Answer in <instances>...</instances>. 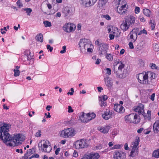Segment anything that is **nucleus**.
Wrapping results in <instances>:
<instances>
[{
  "label": "nucleus",
  "instance_id": "1",
  "mask_svg": "<svg viewBox=\"0 0 159 159\" xmlns=\"http://www.w3.org/2000/svg\"><path fill=\"white\" fill-rule=\"evenodd\" d=\"M125 64L119 60L113 63L114 73L120 78H124L128 74V71L127 69L125 68Z\"/></svg>",
  "mask_w": 159,
  "mask_h": 159
},
{
  "label": "nucleus",
  "instance_id": "2",
  "mask_svg": "<svg viewBox=\"0 0 159 159\" xmlns=\"http://www.w3.org/2000/svg\"><path fill=\"white\" fill-rule=\"evenodd\" d=\"M10 126L7 124H4L1 126L0 129V138L7 145L11 142L12 137L8 133Z\"/></svg>",
  "mask_w": 159,
  "mask_h": 159
},
{
  "label": "nucleus",
  "instance_id": "3",
  "mask_svg": "<svg viewBox=\"0 0 159 159\" xmlns=\"http://www.w3.org/2000/svg\"><path fill=\"white\" fill-rule=\"evenodd\" d=\"M79 45L82 53H85L86 50L88 52H93V46L89 39H81L79 41Z\"/></svg>",
  "mask_w": 159,
  "mask_h": 159
},
{
  "label": "nucleus",
  "instance_id": "4",
  "mask_svg": "<svg viewBox=\"0 0 159 159\" xmlns=\"http://www.w3.org/2000/svg\"><path fill=\"white\" fill-rule=\"evenodd\" d=\"M155 74L149 71L145 74H139L137 76L138 81L141 84H150L149 79L151 80L155 78Z\"/></svg>",
  "mask_w": 159,
  "mask_h": 159
},
{
  "label": "nucleus",
  "instance_id": "5",
  "mask_svg": "<svg viewBox=\"0 0 159 159\" xmlns=\"http://www.w3.org/2000/svg\"><path fill=\"white\" fill-rule=\"evenodd\" d=\"M25 137L22 134H16L14 135L12 137L11 142L7 144L9 146L14 147L17 146L19 144H21L22 142L25 140Z\"/></svg>",
  "mask_w": 159,
  "mask_h": 159
},
{
  "label": "nucleus",
  "instance_id": "6",
  "mask_svg": "<svg viewBox=\"0 0 159 159\" xmlns=\"http://www.w3.org/2000/svg\"><path fill=\"white\" fill-rule=\"evenodd\" d=\"M76 134L75 129L70 127L64 129L59 133V136L62 137L67 138L74 136Z\"/></svg>",
  "mask_w": 159,
  "mask_h": 159
},
{
  "label": "nucleus",
  "instance_id": "7",
  "mask_svg": "<svg viewBox=\"0 0 159 159\" xmlns=\"http://www.w3.org/2000/svg\"><path fill=\"white\" fill-rule=\"evenodd\" d=\"M38 148L40 150L45 152L49 153L52 150L49 141L48 140H42L38 144Z\"/></svg>",
  "mask_w": 159,
  "mask_h": 159
},
{
  "label": "nucleus",
  "instance_id": "8",
  "mask_svg": "<svg viewBox=\"0 0 159 159\" xmlns=\"http://www.w3.org/2000/svg\"><path fill=\"white\" fill-rule=\"evenodd\" d=\"M125 120L130 122H133L135 124H138L140 121V118L136 114H130L125 117Z\"/></svg>",
  "mask_w": 159,
  "mask_h": 159
},
{
  "label": "nucleus",
  "instance_id": "9",
  "mask_svg": "<svg viewBox=\"0 0 159 159\" xmlns=\"http://www.w3.org/2000/svg\"><path fill=\"white\" fill-rule=\"evenodd\" d=\"M75 145L77 149L84 148L88 146L86 140L84 139L77 140L75 142Z\"/></svg>",
  "mask_w": 159,
  "mask_h": 159
},
{
  "label": "nucleus",
  "instance_id": "10",
  "mask_svg": "<svg viewBox=\"0 0 159 159\" xmlns=\"http://www.w3.org/2000/svg\"><path fill=\"white\" fill-rule=\"evenodd\" d=\"M127 9V7L126 6V3H119L117 6V11L119 14L122 15L126 12Z\"/></svg>",
  "mask_w": 159,
  "mask_h": 159
},
{
  "label": "nucleus",
  "instance_id": "11",
  "mask_svg": "<svg viewBox=\"0 0 159 159\" xmlns=\"http://www.w3.org/2000/svg\"><path fill=\"white\" fill-rule=\"evenodd\" d=\"M114 159H125L126 157L125 153L120 151H116L113 153Z\"/></svg>",
  "mask_w": 159,
  "mask_h": 159
},
{
  "label": "nucleus",
  "instance_id": "12",
  "mask_svg": "<svg viewBox=\"0 0 159 159\" xmlns=\"http://www.w3.org/2000/svg\"><path fill=\"white\" fill-rule=\"evenodd\" d=\"M108 48V46L105 43H102L98 47V53L101 56L107 53Z\"/></svg>",
  "mask_w": 159,
  "mask_h": 159
},
{
  "label": "nucleus",
  "instance_id": "13",
  "mask_svg": "<svg viewBox=\"0 0 159 159\" xmlns=\"http://www.w3.org/2000/svg\"><path fill=\"white\" fill-rule=\"evenodd\" d=\"M99 157L97 153H86L80 159H98Z\"/></svg>",
  "mask_w": 159,
  "mask_h": 159
},
{
  "label": "nucleus",
  "instance_id": "14",
  "mask_svg": "<svg viewBox=\"0 0 159 159\" xmlns=\"http://www.w3.org/2000/svg\"><path fill=\"white\" fill-rule=\"evenodd\" d=\"M74 25L73 24L70 23H67L64 25L63 29L65 32L69 33L75 30L74 28Z\"/></svg>",
  "mask_w": 159,
  "mask_h": 159
},
{
  "label": "nucleus",
  "instance_id": "15",
  "mask_svg": "<svg viewBox=\"0 0 159 159\" xmlns=\"http://www.w3.org/2000/svg\"><path fill=\"white\" fill-rule=\"evenodd\" d=\"M74 13L72 9L70 7H66L63 10L62 13L65 17H68L72 15Z\"/></svg>",
  "mask_w": 159,
  "mask_h": 159
},
{
  "label": "nucleus",
  "instance_id": "16",
  "mask_svg": "<svg viewBox=\"0 0 159 159\" xmlns=\"http://www.w3.org/2000/svg\"><path fill=\"white\" fill-rule=\"evenodd\" d=\"M134 110L135 112H138L139 114L142 115L144 112V105L141 103H140L138 105L134 107Z\"/></svg>",
  "mask_w": 159,
  "mask_h": 159
},
{
  "label": "nucleus",
  "instance_id": "17",
  "mask_svg": "<svg viewBox=\"0 0 159 159\" xmlns=\"http://www.w3.org/2000/svg\"><path fill=\"white\" fill-rule=\"evenodd\" d=\"M113 112L112 111H110L109 109H107L102 115L103 118L106 120H108L111 118Z\"/></svg>",
  "mask_w": 159,
  "mask_h": 159
},
{
  "label": "nucleus",
  "instance_id": "18",
  "mask_svg": "<svg viewBox=\"0 0 159 159\" xmlns=\"http://www.w3.org/2000/svg\"><path fill=\"white\" fill-rule=\"evenodd\" d=\"M139 31V29L137 28H135L133 29L130 33V38L135 40L138 36V33Z\"/></svg>",
  "mask_w": 159,
  "mask_h": 159
},
{
  "label": "nucleus",
  "instance_id": "19",
  "mask_svg": "<svg viewBox=\"0 0 159 159\" xmlns=\"http://www.w3.org/2000/svg\"><path fill=\"white\" fill-rule=\"evenodd\" d=\"M125 20L130 26H132L135 23V18L134 16L131 15L125 18Z\"/></svg>",
  "mask_w": 159,
  "mask_h": 159
},
{
  "label": "nucleus",
  "instance_id": "20",
  "mask_svg": "<svg viewBox=\"0 0 159 159\" xmlns=\"http://www.w3.org/2000/svg\"><path fill=\"white\" fill-rule=\"evenodd\" d=\"M110 128V127L109 125H107L104 126L99 127L97 128V129L101 133L106 134L108 133Z\"/></svg>",
  "mask_w": 159,
  "mask_h": 159
},
{
  "label": "nucleus",
  "instance_id": "21",
  "mask_svg": "<svg viewBox=\"0 0 159 159\" xmlns=\"http://www.w3.org/2000/svg\"><path fill=\"white\" fill-rule=\"evenodd\" d=\"M114 109L116 112L120 113L124 112V108L120 104H117L115 105Z\"/></svg>",
  "mask_w": 159,
  "mask_h": 159
},
{
  "label": "nucleus",
  "instance_id": "22",
  "mask_svg": "<svg viewBox=\"0 0 159 159\" xmlns=\"http://www.w3.org/2000/svg\"><path fill=\"white\" fill-rule=\"evenodd\" d=\"M140 139L139 137H136L135 140L131 143L130 147L131 149H138Z\"/></svg>",
  "mask_w": 159,
  "mask_h": 159
},
{
  "label": "nucleus",
  "instance_id": "23",
  "mask_svg": "<svg viewBox=\"0 0 159 159\" xmlns=\"http://www.w3.org/2000/svg\"><path fill=\"white\" fill-rule=\"evenodd\" d=\"M130 26L125 20L120 25V28L123 31H127L129 28Z\"/></svg>",
  "mask_w": 159,
  "mask_h": 159
},
{
  "label": "nucleus",
  "instance_id": "24",
  "mask_svg": "<svg viewBox=\"0 0 159 159\" xmlns=\"http://www.w3.org/2000/svg\"><path fill=\"white\" fill-rule=\"evenodd\" d=\"M153 129L154 132L157 133L159 131V120H157L153 125Z\"/></svg>",
  "mask_w": 159,
  "mask_h": 159
},
{
  "label": "nucleus",
  "instance_id": "25",
  "mask_svg": "<svg viewBox=\"0 0 159 159\" xmlns=\"http://www.w3.org/2000/svg\"><path fill=\"white\" fill-rule=\"evenodd\" d=\"M88 114H85L84 112H82V114L81 116L80 117V119L81 120V121L83 122L84 123H87L88 122V116H87L88 115Z\"/></svg>",
  "mask_w": 159,
  "mask_h": 159
},
{
  "label": "nucleus",
  "instance_id": "26",
  "mask_svg": "<svg viewBox=\"0 0 159 159\" xmlns=\"http://www.w3.org/2000/svg\"><path fill=\"white\" fill-rule=\"evenodd\" d=\"M105 84L107 86L111 88L112 86V82L110 80L109 77H107L105 79Z\"/></svg>",
  "mask_w": 159,
  "mask_h": 159
},
{
  "label": "nucleus",
  "instance_id": "27",
  "mask_svg": "<svg viewBox=\"0 0 159 159\" xmlns=\"http://www.w3.org/2000/svg\"><path fill=\"white\" fill-rule=\"evenodd\" d=\"M34 150L33 149H31L28 150L26 152L24 155V156L22 157V159H27L29 156L33 153Z\"/></svg>",
  "mask_w": 159,
  "mask_h": 159
},
{
  "label": "nucleus",
  "instance_id": "28",
  "mask_svg": "<svg viewBox=\"0 0 159 159\" xmlns=\"http://www.w3.org/2000/svg\"><path fill=\"white\" fill-rule=\"evenodd\" d=\"M139 151L138 149H131V151L130 153V156L134 157L136 156L138 154Z\"/></svg>",
  "mask_w": 159,
  "mask_h": 159
},
{
  "label": "nucleus",
  "instance_id": "29",
  "mask_svg": "<svg viewBox=\"0 0 159 159\" xmlns=\"http://www.w3.org/2000/svg\"><path fill=\"white\" fill-rule=\"evenodd\" d=\"M142 115L143 116L144 119H147L148 120H150L151 116V111H150L148 110L146 114L144 112L143 113Z\"/></svg>",
  "mask_w": 159,
  "mask_h": 159
},
{
  "label": "nucleus",
  "instance_id": "30",
  "mask_svg": "<svg viewBox=\"0 0 159 159\" xmlns=\"http://www.w3.org/2000/svg\"><path fill=\"white\" fill-rule=\"evenodd\" d=\"M87 114H88L89 115H87L88 116V119L87 120L88 122L90 120H92L95 118L96 116V115L93 112L92 113H87Z\"/></svg>",
  "mask_w": 159,
  "mask_h": 159
},
{
  "label": "nucleus",
  "instance_id": "31",
  "mask_svg": "<svg viewBox=\"0 0 159 159\" xmlns=\"http://www.w3.org/2000/svg\"><path fill=\"white\" fill-rule=\"evenodd\" d=\"M87 114H88L89 115H87L88 116V119L87 120L88 122L90 120H92L95 118L96 116V115L93 112L92 113H87Z\"/></svg>",
  "mask_w": 159,
  "mask_h": 159
},
{
  "label": "nucleus",
  "instance_id": "32",
  "mask_svg": "<svg viewBox=\"0 0 159 159\" xmlns=\"http://www.w3.org/2000/svg\"><path fill=\"white\" fill-rule=\"evenodd\" d=\"M108 0H99L98 6L99 7H103L107 3Z\"/></svg>",
  "mask_w": 159,
  "mask_h": 159
},
{
  "label": "nucleus",
  "instance_id": "33",
  "mask_svg": "<svg viewBox=\"0 0 159 159\" xmlns=\"http://www.w3.org/2000/svg\"><path fill=\"white\" fill-rule=\"evenodd\" d=\"M143 12L144 15L148 17H150L151 12L148 9L146 8L143 9Z\"/></svg>",
  "mask_w": 159,
  "mask_h": 159
},
{
  "label": "nucleus",
  "instance_id": "34",
  "mask_svg": "<svg viewBox=\"0 0 159 159\" xmlns=\"http://www.w3.org/2000/svg\"><path fill=\"white\" fill-rule=\"evenodd\" d=\"M36 39L40 42H43V36L42 34H38L36 37Z\"/></svg>",
  "mask_w": 159,
  "mask_h": 159
},
{
  "label": "nucleus",
  "instance_id": "35",
  "mask_svg": "<svg viewBox=\"0 0 159 159\" xmlns=\"http://www.w3.org/2000/svg\"><path fill=\"white\" fill-rule=\"evenodd\" d=\"M105 57L109 61H112L113 60V56L110 53H106Z\"/></svg>",
  "mask_w": 159,
  "mask_h": 159
},
{
  "label": "nucleus",
  "instance_id": "36",
  "mask_svg": "<svg viewBox=\"0 0 159 159\" xmlns=\"http://www.w3.org/2000/svg\"><path fill=\"white\" fill-rule=\"evenodd\" d=\"M152 157L155 158H159V149L154 151L152 153Z\"/></svg>",
  "mask_w": 159,
  "mask_h": 159
},
{
  "label": "nucleus",
  "instance_id": "37",
  "mask_svg": "<svg viewBox=\"0 0 159 159\" xmlns=\"http://www.w3.org/2000/svg\"><path fill=\"white\" fill-rule=\"evenodd\" d=\"M99 103L101 107H105L107 105V103L105 101H102L101 98H99Z\"/></svg>",
  "mask_w": 159,
  "mask_h": 159
},
{
  "label": "nucleus",
  "instance_id": "38",
  "mask_svg": "<svg viewBox=\"0 0 159 159\" xmlns=\"http://www.w3.org/2000/svg\"><path fill=\"white\" fill-rule=\"evenodd\" d=\"M153 47L154 50L155 51L157 52L159 51V44L153 43Z\"/></svg>",
  "mask_w": 159,
  "mask_h": 159
},
{
  "label": "nucleus",
  "instance_id": "39",
  "mask_svg": "<svg viewBox=\"0 0 159 159\" xmlns=\"http://www.w3.org/2000/svg\"><path fill=\"white\" fill-rule=\"evenodd\" d=\"M23 10L26 11V13L28 16H30V15L32 11V10L31 8H26L24 9Z\"/></svg>",
  "mask_w": 159,
  "mask_h": 159
},
{
  "label": "nucleus",
  "instance_id": "40",
  "mask_svg": "<svg viewBox=\"0 0 159 159\" xmlns=\"http://www.w3.org/2000/svg\"><path fill=\"white\" fill-rule=\"evenodd\" d=\"M43 23L45 27H51L52 26L51 23L48 21H45L43 22Z\"/></svg>",
  "mask_w": 159,
  "mask_h": 159
},
{
  "label": "nucleus",
  "instance_id": "41",
  "mask_svg": "<svg viewBox=\"0 0 159 159\" xmlns=\"http://www.w3.org/2000/svg\"><path fill=\"white\" fill-rule=\"evenodd\" d=\"M123 145L121 144H117L113 146V147L112 148V149H120L123 147Z\"/></svg>",
  "mask_w": 159,
  "mask_h": 159
},
{
  "label": "nucleus",
  "instance_id": "42",
  "mask_svg": "<svg viewBox=\"0 0 159 159\" xmlns=\"http://www.w3.org/2000/svg\"><path fill=\"white\" fill-rule=\"evenodd\" d=\"M99 98H101L102 101H105L108 98L107 96L106 95H103L99 97Z\"/></svg>",
  "mask_w": 159,
  "mask_h": 159
},
{
  "label": "nucleus",
  "instance_id": "43",
  "mask_svg": "<svg viewBox=\"0 0 159 159\" xmlns=\"http://www.w3.org/2000/svg\"><path fill=\"white\" fill-rule=\"evenodd\" d=\"M150 24L152 30H153L155 28V24L154 23V21L153 20H151Z\"/></svg>",
  "mask_w": 159,
  "mask_h": 159
},
{
  "label": "nucleus",
  "instance_id": "44",
  "mask_svg": "<svg viewBox=\"0 0 159 159\" xmlns=\"http://www.w3.org/2000/svg\"><path fill=\"white\" fill-rule=\"evenodd\" d=\"M14 76H15L17 77L19 75L20 73L19 70H14Z\"/></svg>",
  "mask_w": 159,
  "mask_h": 159
},
{
  "label": "nucleus",
  "instance_id": "45",
  "mask_svg": "<svg viewBox=\"0 0 159 159\" xmlns=\"http://www.w3.org/2000/svg\"><path fill=\"white\" fill-rule=\"evenodd\" d=\"M142 34H147V31L145 29H143V30L140 31L138 33V34L139 35H140Z\"/></svg>",
  "mask_w": 159,
  "mask_h": 159
},
{
  "label": "nucleus",
  "instance_id": "46",
  "mask_svg": "<svg viewBox=\"0 0 159 159\" xmlns=\"http://www.w3.org/2000/svg\"><path fill=\"white\" fill-rule=\"evenodd\" d=\"M39 154L36 153H35L33 155L31 156L30 157L29 159H31L33 158H38L39 157Z\"/></svg>",
  "mask_w": 159,
  "mask_h": 159
},
{
  "label": "nucleus",
  "instance_id": "47",
  "mask_svg": "<svg viewBox=\"0 0 159 159\" xmlns=\"http://www.w3.org/2000/svg\"><path fill=\"white\" fill-rule=\"evenodd\" d=\"M105 71L106 73L108 74V75H110L111 74V70L109 68H107L105 69Z\"/></svg>",
  "mask_w": 159,
  "mask_h": 159
},
{
  "label": "nucleus",
  "instance_id": "48",
  "mask_svg": "<svg viewBox=\"0 0 159 159\" xmlns=\"http://www.w3.org/2000/svg\"><path fill=\"white\" fill-rule=\"evenodd\" d=\"M102 17L105 18L107 20H110L111 18V17L107 14L103 15L102 16Z\"/></svg>",
  "mask_w": 159,
  "mask_h": 159
},
{
  "label": "nucleus",
  "instance_id": "49",
  "mask_svg": "<svg viewBox=\"0 0 159 159\" xmlns=\"http://www.w3.org/2000/svg\"><path fill=\"white\" fill-rule=\"evenodd\" d=\"M70 92H69L67 93V94L68 95H72L74 94V89L73 88H71L70 89Z\"/></svg>",
  "mask_w": 159,
  "mask_h": 159
},
{
  "label": "nucleus",
  "instance_id": "50",
  "mask_svg": "<svg viewBox=\"0 0 159 159\" xmlns=\"http://www.w3.org/2000/svg\"><path fill=\"white\" fill-rule=\"evenodd\" d=\"M134 11L136 14L139 13L140 11V8L138 7H136L135 8Z\"/></svg>",
  "mask_w": 159,
  "mask_h": 159
},
{
  "label": "nucleus",
  "instance_id": "51",
  "mask_svg": "<svg viewBox=\"0 0 159 159\" xmlns=\"http://www.w3.org/2000/svg\"><path fill=\"white\" fill-rule=\"evenodd\" d=\"M149 66L152 69H157V66L155 64L151 63L150 64Z\"/></svg>",
  "mask_w": 159,
  "mask_h": 159
},
{
  "label": "nucleus",
  "instance_id": "52",
  "mask_svg": "<svg viewBox=\"0 0 159 159\" xmlns=\"http://www.w3.org/2000/svg\"><path fill=\"white\" fill-rule=\"evenodd\" d=\"M41 131L39 130L38 132H37L35 134V136L37 137H40L41 136Z\"/></svg>",
  "mask_w": 159,
  "mask_h": 159
},
{
  "label": "nucleus",
  "instance_id": "53",
  "mask_svg": "<svg viewBox=\"0 0 159 159\" xmlns=\"http://www.w3.org/2000/svg\"><path fill=\"white\" fill-rule=\"evenodd\" d=\"M62 49H63V50L61 51L60 52L61 54L64 53L66 51V46H63L62 47Z\"/></svg>",
  "mask_w": 159,
  "mask_h": 159
},
{
  "label": "nucleus",
  "instance_id": "54",
  "mask_svg": "<svg viewBox=\"0 0 159 159\" xmlns=\"http://www.w3.org/2000/svg\"><path fill=\"white\" fill-rule=\"evenodd\" d=\"M95 43L96 45H97V46L99 47L103 43H101L99 40H97L95 42Z\"/></svg>",
  "mask_w": 159,
  "mask_h": 159
},
{
  "label": "nucleus",
  "instance_id": "55",
  "mask_svg": "<svg viewBox=\"0 0 159 159\" xmlns=\"http://www.w3.org/2000/svg\"><path fill=\"white\" fill-rule=\"evenodd\" d=\"M95 43L96 45H97V46L99 47L103 43H101L99 40H97L95 42Z\"/></svg>",
  "mask_w": 159,
  "mask_h": 159
},
{
  "label": "nucleus",
  "instance_id": "56",
  "mask_svg": "<svg viewBox=\"0 0 159 159\" xmlns=\"http://www.w3.org/2000/svg\"><path fill=\"white\" fill-rule=\"evenodd\" d=\"M47 49H49L50 52H51L52 51L53 48L52 47H51L50 45L48 44L47 45Z\"/></svg>",
  "mask_w": 159,
  "mask_h": 159
},
{
  "label": "nucleus",
  "instance_id": "57",
  "mask_svg": "<svg viewBox=\"0 0 159 159\" xmlns=\"http://www.w3.org/2000/svg\"><path fill=\"white\" fill-rule=\"evenodd\" d=\"M73 111V110L72 109L71 107L70 106H68V112L69 113H70V112H72Z\"/></svg>",
  "mask_w": 159,
  "mask_h": 159
},
{
  "label": "nucleus",
  "instance_id": "58",
  "mask_svg": "<svg viewBox=\"0 0 159 159\" xmlns=\"http://www.w3.org/2000/svg\"><path fill=\"white\" fill-rule=\"evenodd\" d=\"M155 96V93H152L150 97V98L152 101H153L154 100V98Z\"/></svg>",
  "mask_w": 159,
  "mask_h": 159
},
{
  "label": "nucleus",
  "instance_id": "59",
  "mask_svg": "<svg viewBox=\"0 0 159 159\" xmlns=\"http://www.w3.org/2000/svg\"><path fill=\"white\" fill-rule=\"evenodd\" d=\"M61 150V148H57L55 151V154L56 155H57Z\"/></svg>",
  "mask_w": 159,
  "mask_h": 159
},
{
  "label": "nucleus",
  "instance_id": "60",
  "mask_svg": "<svg viewBox=\"0 0 159 159\" xmlns=\"http://www.w3.org/2000/svg\"><path fill=\"white\" fill-rule=\"evenodd\" d=\"M124 148L125 150H128L129 148L128 146V145L127 143H125L124 145Z\"/></svg>",
  "mask_w": 159,
  "mask_h": 159
},
{
  "label": "nucleus",
  "instance_id": "61",
  "mask_svg": "<svg viewBox=\"0 0 159 159\" xmlns=\"http://www.w3.org/2000/svg\"><path fill=\"white\" fill-rule=\"evenodd\" d=\"M129 48L130 49H133L134 48V46L132 42H129Z\"/></svg>",
  "mask_w": 159,
  "mask_h": 159
},
{
  "label": "nucleus",
  "instance_id": "62",
  "mask_svg": "<svg viewBox=\"0 0 159 159\" xmlns=\"http://www.w3.org/2000/svg\"><path fill=\"white\" fill-rule=\"evenodd\" d=\"M139 19H140V20L142 22H144L145 21V19L142 16H139Z\"/></svg>",
  "mask_w": 159,
  "mask_h": 159
},
{
  "label": "nucleus",
  "instance_id": "63",
  "mask_svg": "<svg viewBox=\"0 0 159 159\" xmlns=\"http://www.w3.org/2000/svg\"><path fill=\"white\" fill-rule=\"evenodd\" d=\"M73 156L74 157H77L78 156V154L77 152H76V151H74V152L73 153Z\"/></svg>",
  "mask_w": 159,
  "mask_h": 159
},
{
  "label": "nucleus",
  "instance_id": "64",
  "mask_svg": "<svg viewBox=\"0 0 159 159\" xmlns=\"http://www.w3.org/2000/svg\"><path fill=\"white\" fill-rule=\"evenodd\" d=\"M143 130V128H141L137 130V132L139 134L141 133Z\"/></svg>",
  "mask_w": 159,
  "mask_h": 159
}]
</instances>
